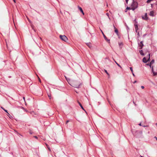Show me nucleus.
Returning <instances> with one entry per match:
<instances>
[{
  "label": "nucleus",
  "mask_w": 157,
  "mask_h": 157,
  "mask_svg": "<svg viewBox=\"0 0 157 157\" xmlns=\"http://www.w3.org/2000/svg\"><path fill=\"white\" fill-rule=\"evenodd\" d=\"M101 32L103 36L104 37L105 39L107 42H110V40L108 39L107 37L106 36L104 35L103 32L101 30Z\"/></svg>",
  "instance_id": "6"
},
{
  "label": "nucleus",
  "mask_w": 157,
  "mask_h": 157,
  "mask_svg": "<svg viewBox=\"0 0 157 157\" xmlns=\"http://www.w3.org/2000/svg\"><path fill=\"white\" fill-rule=\"evenodd\" d=\"M78 103L80 106L81 108L83 110H84L85 111L83 107V106H82V105L81 104L80 102H78Z\"/></svg>",
  "instance_id": "14"
},
{
  "label": "nucleus",
  "mask_w": 157,
  "mask_h": 157,
  "mask_svg": "<svg viewBox=\"0 0 157 157\" xmlns=\"http://www.w3.org/2000/svg\"><path fill=\"white\" fill-rule=\"evenodd\" d=\"M115 33L117 34H118V30L117 29H115L114 30Z\"/></svg>",
  "instance_id": "17"
},
{
  "label": "nucleus",
  "mask_w": 157,
  "mask_h": 157,
  "mask_svg": "<svg viewBox=\"0 0 157 157\" xmlns=\"http://www.w3.org/2000/svg\"><path fill=\"white\" fill-rule=\"evenodd\" d=\"M86 45L90 48H91L92 47V45L89 42L86 43Z\"/></svg>",
  "instance_id": "9"
},
{
  "label": "nucleus",
  "mask_w": 157,
  "mask_h": 157,
  "mask_svg": "<svg viewBox=\"0 0 157 157\" xmlns=\"http://www.w3.org/2000/svg\"><path fill=\"white\" fill-rule=\"evenodd\" d=\"M154 14V12L153 11H151L150 12L149 15L152 16H153Z\"/></svg>",
  "instance_id": "11"
},
{
  "label": "nucleus",
  "mask_w": 157,
  "mask_h": 157,
  "mask_svg": "<svg viewBox=\"0 0 157 157\" xmlns=\"http://www.w3.org/2000/svg\"><path fill=\"white\" fill-rule=\"evenodd\" d=\"M138 4L137 2L133 0V2L131 5V10H134L138 7Z\"/></svg>",
  "instance_id": "1"
},
{
  "label": "nucleus",
  "mask_w": 157,
  "mask_h": 157,
  "mask_svg": "<svg viewBox=\"0 0 157 157\" xmlns=\"http://www.w3.org/2000/svg\"><path fill=\"white\" fill-rule=\"evenodd\" d=\"M128 0H125L126 2V3L127 4L128 3Z\"/></svg>",
  "instance_id": "30"
},
{
  "label": "nucleus",
  "mask_w": 157,
  "mask_h": 157,
  "mask_svg": "<svg viewBox=\"0 0 157 157\" xmlns=\"http://www.w3.org/2000/svg\"><path fill=\"white\" fill-rule=\"evenodd\" d=\"M151 67V70H152V72H153V71H154V70H153V67Z\"/></svg>",
  "instance_id": "27"
},
{
  "label": "nucleus",
  "mask_w": 157,
  "mask_h": 157,
  "mask_svg": "<svg viewBox=\"0 0 157 157\" xmlns=\"http://www.w3.org/2000/svg\"><path fill=\"white\" fill-rule=\"evenodd\" d=\"M29 133L30 134H32L33 133V132H32L31 131L29 132Z\"/></svg>",
  "instance_id": "33"
},
{
  "label": "nucleus",
  "mask_w": 157,
  "mask_h": 157,
  "mask_svg": "<svg viewBox=\"0 0 157 157\" xmlns=\"http://www.w3.org/2000/svg\"><path fill=\"white\" fill-rule=\"evenodd\" d=\"M131 8L130 7H127L126 8V10H131Z\"/></svg>",
  "instance_id": "21"
},
{
  "label": "nucleus",
  "mask_w": 157,
  "mask_h": 157,
  "mask_svg": "<svg viewBox=\"0 0 157 157\" xmlns=\"http://www.w3.org/2000/svg\"><path fill=\"white\" fill-rule=\"evenodd\" d=\"M139 52L140 54L142 56H144V54L143 53V52L142 50L139 51Z\"/></svg>",
  "instance_id": "12"
},
{
  "label": "nucleus",
  "mask_w": 157,
  "mask_h": 157,
  "mask_svg": "<svg viewBox=\"0 0 157 157\" xmlns=\"http://www.w3.org/2000/svg\"><path fill=\"white\" fill-rule=\"evenodd\" d=\"M113 27L115 30V29H117L114 25H113Z\"/></svg>",
  "instance_id": "31"
},
{
  "label": "nucleus",
  "mask_w": 157,
  "mask_h": 157,
  "mask_svg": "<svg viewBox=\"0 0 157 157\" xmlns=\"http://www.w3.org/2000/svg\"><path fill=\"white\" fill-rule=\"evenodd\" d=\"M65 78L66 79V78H67L66 76H65Z\"/></svg>",
  "instance_id": "41"
},
{
  "label": "nucleus",
  "mask_w": 157,
  "mask_h": 157,
  "mask_svg": "<svg viewBox=\"0 0 157 157\" xmlns=\"http://www.w3.org/2000/svg\"><path fill=\"white\" fill-rule=\"evenodd\" d=\"M156 125H157V123H156Z\"/></svg>",
  "instance_id": "49"
},
{
  "label": "nucleus",
  "mask_w": 157,
  "mask_h": 157,
  "mask_svg": "<svg viewBox=\"0 0 157 157\" xmlns=\"http://www.w3.org/2000/svg\"><path fill=\"white\" fill-rule=\"evenodd\" d=\"M60 36V39L65 41V42H67V41L68 39H67V37L65 36L64 35H60L59 36Z\"/></svg>",
  "instance_id": "3"
},
{
  "label": "nucleus",
  "mask_w": 157,
  "mask_h": 157,
  "mask_svg": "<svg viewBox=\"0 0 157 157\" xmlns=\"http://www.w3.org/2000/svg\"><path fill=\"white\" fill-rule=\"evenodd\" d=\"M23 99L25 100V97H23Z\"/></svg>",
  "instance_id": "44"
},
{
  "label": "nucleus",
  "mask_w": 157,
  "mask_h": 157,
  "mask_svg": "<svg viewBox=\"0 0 157 157\" xmlns=\"http://www.w3.org/2000/svg\"><path fill=\"white\" fill-rule=\"evenodd\" d=\"M28 20H29V22H30V21L28 19Z\"/></svg>",
  "instance_id": "43"
},
{
  "label": "nucleus",
  "mask_w": 157,
  "mask_h": 157,
  "mask_svg": "<svg viewBox=\"0 0 157 157\" xmlns=\"http://www.w3.org/2000/svg\"><path fill=\"white\" fill-rule=\"evenodd\" d=\"M154 59H153L151 61L150 63L147 64V65H149L150 66V67L151 68V65L153 64L154 63Z\"/></svg>",
  "instance_id": "8"
},
{
  "label": "nucleus",
  "mask_w": 157,
  "mask_h": 157,
  "mask_svg": "<svg viewBox=\"0 0 157 157\" xmlns=\"http://www.w3.org/2000/svg\"><path fill=\"white\" fill-rule=\"evenodd\" d=\"M154 138H155L156 140H157V137H156V136H155Z\"/></svg>",
  "instance_id": "35"
},
{
  "label": "nucleus",
  "mask_w": 157,
  "mask_h": 157,
  "mask_svg": "<svg viewBox=\"0 0 157 157\" xmlns=\"http://www.w3.org/2000/svg\"><path fill=\"white\" fill-rule=\"evenodd\" d=\"M69 121V120L67 121H66V124H67V123H68Z\"/></svg>",
  "instance_id": "34"
},
{
  "label": "nucleus",
  "mask_w": 157,
  "mask_h": 157,
  "mask_svg": "<svg viewBox=\"0 0 157 157\" xmlns=\"http://www.w3.org/2000/svg\"><path fill=\"white\" fill-rule=\"evenodd\" d=\"M139 125L141 126V123H140L139 124Z\"/></svg>",
  "instance_id": "40"
},
{
  "label": "nucleus",
  "mask_w": 157,
  "mask_h": 157,
  "mask_svg": "<svg viewBox=\"0 0 157 157\" xmlns=\"http://www.w3.org/2000/svg\"><path fill=\"white\" fill-rule=\"evenodd\" d=\"M130 70L131 71H132V73H133V71L132 68V67H130Z\"/></svg>",
  "instance_id": "22"
},
{
  "label": "nucleus",
  "mask_w": 157,
  "mask_h": 157,
  "mask_svg": "<svg viewBox=\"0 0 157 157\" xmlns=\"http://www.w3.org/2000/svg\"><path fill=\"white\" fill-rule=\"evenodd\" d=\"M139 47H140L139 48V49H142L144 44H143V41H141L140 43L139 44Z\"/></svg>",
  "instance_id": "5"
},
{
  "label": "nucleus",
  "mask_w": 157,
  "mask_h": 157,
  "mask_svg": "<svg viewBox=\"0 0 157 157\" xmlns=\"http://www.w3.org/2000/svg\"><path fill=\"white\" fill-rule=\"evenodd\" d=\"M34 137L36 139H38V137L37 136H34Z\"/></svg>",
  "instance_id": "28"
},
{
  "label": "nucleus",
  "mask_w": 157,
  "mask_h": 157,
  "mask_svg": "<svg viewBox=\"0 0 157 157\" xmlns=\"http://www.w3.org/2000/svg\"><path fill=\"white\" fill-rule=\"evenodd\" d=\"M127 29H129V28H128V26H127Z\"/></svg>",
  "instance_id": "48"
},
{
  "label": "nucleus",
  "mask_w": 157,
  "mask_h": 157,
  "mask_svg": "<svg viewBox=\"0 0 157 157\" xmlns=\"http://www.w3.org/2000/svg\"><path fill=\"white\" fill-rule=\"evenodd\" d=\"M141 88L142 89H144V86H141Z\"/></svg>",
  "instance_id": "29"
},
{
  "label": "nucleus",
  "mask_w": 157,
  "mask_h": 157,
  "mask_svg": "<svg viewBox=\"0 0 157 157\" xmlns=\"http://www.w3.org/2000/svg\"><path fill=\"white\" fill-rule=\"evenodd\" d=\"M78 8L79 10L82 13V14L84 15V13L82 8L79 6H78Z\"/></svg>",
  "instance_id": "10"
},
{
  "label": "nucleus",
  "mask_w": 157,
  "mask_h": 157,
  "mask_svg": "<svg viewBox=\"0 0 157 157\" xmlns=\"http://www.w3.org/2000/svg\"><path fill=\"white\" fill-rule=\"evenodd\" d=\"M143 126V127H146V126Z\"/></svg>",
  "instance_id": "45"
},
{
  "label": "nucleus",
  "mask_w": 157,
  "mask_h": 157,
  "mask_svg": "<svg viewBox=\"0 0 157 157\" xmlns=\"http://www.w3.org/2000/svg\"><path fill=\"white\" fill-rule=\"evenodd\" d=\"M150 54L148 53V56H147V58H148V60H147L146 58V57H144L143 59V61L144 63H146L147 62L148 60H149L150 59Z\"/></svg>",
  "instance_id": "4"
},
{
  "label": "nucleus",
  "mask_w": 157,
  "mask_h": 157,
  "mask_svg": "<svg viewBox=\"0 0 157 157\" xmlns=\"http://www.w3.org/2000/svg\"><path fill=\"white\" fill-rule=\"evenodd\" d=\"M66 80L68 82V83L70 85L71 84L70 83V79L69 78H66Z\"/></svg>",
  "instance_id": "13"
},
{
  "label": "nucleus",
  "mask_w": 157,
  "mask_h": 157,
  "mask_svg": "<svg viewBox=\"0 0 157 157\" xmlns=\"http://www.w3.org/2000/svg\"><path fill=\"white\" fill-rule=\"evenodd\" d=\"M137 34H138V36H140V35H139V32L137 33Z\"/></svg>",
  "instance_id": "36"
},
{
  "label": "nucleus",
  "mask_w": 157,
  "mask_h": 157,
  "mask_svg": "<svg viewBox=\"0 0 157 157\" xmlns=\"http://www.w3.org/2000/svg\"><path fill=\"white\" fill-rule=\"evenodd\" d=\"M106 15H107V16L109 18L110 20V18L109 17V14L108 13H106Z\"/></svg>",
  "instance_id": "24"
},
{
  "label": "nucleus",
  "mask_w": 157,
  "mask_h": 157,
  "mask_svg": "<svg viewBox=\"0 0 157 157\" xmlns=\"http://www.w3.org/2000/svg\"><path fill=\"white\" fill-rule=\"evenodd\" d=\"M119 46H121V45H122V43H119Z\"/></svg>",
  "instance_id": "25"
},
{
  "label": "nucleus",
  "mask_w": 157,
  "mask_h": 157,
  "mask_svg": "<svg viewBox=\"0 0 157 157\" xmlns=\"http://www.w3.org/2000/svg\"><path fill=\"white\" fill-rule=\"evenodd\" d=\"M104 71L106 73V74L108 75H109V73L106 70H105V69L104 70Z\"/></svg>",
  "instance_id": "18"
},
{
  "label": "nucleus",
  "mask_w": 157,
  "mask_h": 157,
  "mask_svg": "<svg viewBox=\"0 0 157 157\" xmlns=\"http://www.w3.org/2000/svg\"><path fill=\"white\" fill-rule=\"evenodd\" d=\"M113 60H114L115 62L117 65V66L121 68V66L116 62V61L114 60V59H113Z\"/></svg>",
  "instance_id": "15"
},
{
  "label": "nucleus",
  "mask_w": 157,
  "mask_h": 157,
  "mask_svg": "<svg viewBox=\"0 0 157 157\" xmlns=\"http://www.w3.org/2000/svg\"><path fill=\"white\" fill-rule=\"evenodd\" d=\"M1 108H2V109L3 110H4L7 113V110L5 109L2 107H1Z\"/></svg>",
  "instance_id": "23"
},
{
  "label": "nucleus",
  "mask_w": 157,
  "mask_h": 157,
  "mask_svg": "<svg viewBox=\"0 0 157 157\" xmlns=\"http://www.w3.org/2000/svg\"><path fill=\"white\" fill-rule=\"evenodd\" d=\"M141 156V157H143L142 156Z\"/></svg>",
  "instance_id": "50"
},
{
  "label": "nucleus",
  "mask_w": 157,
  "mask_h": 157,
  "mask_svg": "<svg viewBox=\"0 0 157 157\" xmlns=\"http://www.w3.org/2000/svg\"><path fill=\"white\" fill-rule=\"evenodd\" d=\"M19 135H20V136H22V135H21L20 134H19Z\"/></svg>",
  "instance_id": "47"
},
{
  "label": "nucleus",
  "mask_w": 157,
  "mask_h": 157,
  "mask_svg": "<svg viewBox=\"0 0 157 157\" xmlns=\"http://www.w3.org/2000/svg\"><path fill=\"white\" fill-rule=\"evenodd\" d=\"M7 115L8 116H9V115H10V114L7 112Z\"/></svg>",
  "instance_id": "32"
},
{
  "label": "nucleus",
  "mask_w": 157,
  "mask_h": 157,
  "mask_svg": "<svg viewBox=\"0 0 157 157\" xmlns=\"http://www.w3.org/2000/svg\"><path fill=\"white\" fill-rule=\"evenodd\" d=\"M153 74L154 76H155L157 75V72L155 73V72L154 71H153Z\"/></svg>",
  "instance_id": "20"
},
{
  "label": "nucleus",
  "mask_w": 157,
  "mask_h": 157,
  "mask_svg": "<svg viewBox=\"0 0 157 157\" xmlns=\"http://www.w3.org/2000/svg\"><path fill=\"white\" fill-rule=\"evenodd\" d=\"M14 2H15V0H13Z\"/></svg>",
  "instance_id": "42"
},
{
  "label": "nucleus",
  "mask_w": 157,
  "mask_h": 157,
  "mask_svg": "<svg viewBox=\"0 0 157 157\" xmlns=\"http://www.w3.org/2000/svg\"><path fill=\"white\" fill-rule=\"evenodd\" d=\"M135 29L136 32L137 33L138 32V28H135Z\"/></svg>",
  "instance_id": "19"
},
{
  "label": "nucleus",
  "mask_w": 157,
  "mask_h": 157,
  "mask_svg": "<svg viewBox=\"0 0 157 157\" xmlns=\"http://www.w3.org/2000/svg\"><path fill=\"white\" fill-rule=\"evenodd\" d=\"M132 75H133L134 76H135V75H134V74L133 73H133H132Z\"/></svg>",
  "instance_id": "37"
},
{
  "label": "nucleus",
  "mask_w": 157,
  "mask_h": 157,
  "mask_svg": "<svg viewBox=\"0 0 157 157\" xmlns=\"http://www.w3.org/2000/svg\"><path fill=\"white\" fill-rule=\"evenodd\" d=\"M48 96L49 98L50 99H51V96H49V95H48Z\"/></svg>",
  "instance_id": "38"
},
{
  "label": "nucleus",
  "mask_w": 157,
  "mask_h": 157,
  "mask_svg": "<svg viewBox=\"0 0 157 157\" xmlns=\"http://www.w3.org/2000/svg\"><path fill=\"white\" fill-rule=\"evenodd\" d=\"M76 83H77V82H75V83H72L71 84H70V85L74 87H75L78 88H79L80 87V86L81 85V84H79L78 83L77 84Z\"/></svg>",
  "instance_id": "2"
},
{
  "label": "nucleus",
  "mask_w": 157,
  "mask_h": 157,
  "mask_svg": "<svg viewBox=\"0 0 157 157\" xmlns=\"http://www.w3.org/2000/svg\"><path fill=\"white\" fill-rule=\"evenodd\" d=\"M39 81H40V79L39 78Z\"/></svg>",
  "instance_id": "46"
},
{
  "label": "nucleus",
  "mask_w": 157,
  "mask_h": 157,
  "mask_svg": "<svg viewBox=\"0 0 157 157\" xmlns=\"http://www.w3.org/2000/svg\"><path fill=\"white\" fill-rule=\"evenodd\" d=\"M142 18L145 20H147L148 19V18L147 17V13H145L144 16H143L142 17Z\"/></svg>",
  "instance_id": "7"
},
{
  "label": "nucleus",
  "mask_w": 157,
  "mask_h": 157,
  "mask_svg": "<svg viewBox=\"0 0 157 157\" xmlns=\"http://www.w3.org/2000/svg\"><path fill=\"white\" fill-rule=\"evenodd\" d=\"M135 28H138L137 23L136 22L134 24Z\"/></svg>",
  "instance_id": "16"
},
{
  "label": "nucleus",
  "mask_w": 157,
  "mask_h": 157,
  "mask_svg": "<svg viewBox=\"0 0 157 157\" xmlns=\"http://www.w3.org/2000/svg\"><path fill=\"white\" fill-rule=\"evenodd\" d=\"M47 147H48V150H49L50 151H51V149H50V148L49 147V146H47Z\"/></svg>",
  "instance_id": "26"
},
{
  "label": "nucleus",
  "mask_w": 157,
  "mask_h": 157,
  "mask_svg": "<svg viewBox=\"0 0 157 157\" xmlns=\"http://www.w3.org/2000/svg\"><path fill=\"white\" fill-rule=\"evenodd\" d=\"M136 81H135L134 82H133V83H136Z\"/></svg>",
  "instance_id": "39"
}]
</instances>
